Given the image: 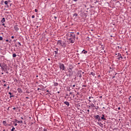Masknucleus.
Listing matches in <instances>:
<instances>
[{
    "instance_id": "nucleus-46",
    "label": "nucleus",
    "mask_w": 131,
    "mask_h": 131,
    "mask_svg": "<svg viewBox=\"0 0 131 131\" xmlns=\"http://www.w3.org/2000/svg\"><path fill=\"white\" fill-rule=\"evenodd\" d=\"M87 112L89 113L90 112V110H88Z\"/></svg>"
},
{
    "instance_id": "nucleus-28",
    "label": "nucleus",
    "mask_w": 131,
    "mask_h": 131,
    "mask_svg": "<svg viewBox=\"0 0 131 131\" xmlns=\"http://www.w3.org/2000/svg\"><path fill=\"white\" fill-rule=\"evenodd\" d=\"M12 128L11 129V131L15 130V128L13 126H12Z\"/></svg>"
},
{
    "instance_id": "nucleus-17",
    "label": "nucleus",
    "mask_w": 131,
    "mask_h": 131,
    "mask_svg": "<svg viewBox=\"0 0 131 131\" xmlns=\"http://www.w3.org/2000/svg\"><path fill=\"white\" fill-rule=\"evenodd\" d=\"M8 94H9V95H10L9 98H13V97H15V95H12V93H11V92H9Z\"/></svg>"
},
{
    "instance_id": "nucleus-30",
    "label": "nucleus",
    "mask_w": 131,
    "mask_h": 131,
    "mask_svg": "<svg viewBox=\"0 0 131 131\" xmlns=\"http://www.w3.org/2000/svg\"><path fill=\"white\" fill-rule=\"evenodd\" d=\"M72 86H73V88H75V84H74L73 86L72 85H70V88H72Z\"/></svg>"
},
{
    "instance_id": "nucleus-7",
    "label": "nucleus",
    "mask_w": 131,
    "mask_h": 131,
    "mask_svg": "<svg viewBox=\"0 0 131 131\" xmlns=\"http://www.w3.org/2000/svg\"><path fill=\"white\" fill-rule=\"evenodd\" d=\"M81 73H82V74H83V73H84L82 72V71H78V74H77L78 77H79L80 78H81V77H82Z\"/></svg>"
},
{
    "instance_id": "nucleus-23",
    "label": "nucleus",
    "mask_w": 131,
    "mask_h": 131,
    "mask_svg": "<svg viewBox=\"0 0 131 131\" xmlns=\"http://www.w3.org/2000/svg\"><path fill=\"white\" fill-rule=\"evenodd\" d=\"M55 55L58 54V48H56V50L54 51Z\"/></svg>"
},
{
    "instance_id": "nucleus-10",
    "label": "nucleus",
    "mask_w": 131,
    "mask_h": 131,
    "mask_svg": "<svg viewBox=\"0 0 131 131\" xmlns=\"http://www.w3.org/2000/svg\"><path fill=\"white\" fill-rule=\"evenodd\" d=\"M6 67H8V66H7V64L5 63L2 64V67L1 68V69H5Z\"/></svg>"
},
{
    "instance_id": "nucleus-39",
    "label": "nucleus",
    "mask_w": 131,
    "mask_h": 131,
    "mask_svg": "<svg viewBox=\"0 0 131 131\" xmlns=\"http://www.w3.org/2000/svg\"><path fill=\"white\" fill-rule=\"evenodd\" d=\"M2 26H4V27H6V26H5V24H4V23H3Z\"/></svg>"
},
{
    "instance_id": "nucleus-60",
    "label": "nucleus",
    "mask_w": 131,
    "mask_h": 131,
    "mask_svg": "<svg viewBox=\"0 0 131 131\" xmlns=\"http://www.w3.org/2000/svg\"><path fill=\"white\" fill-rule=\"evenodd\" d=\"M2 58H5V56H2Z\"/></svg>"
},
{
    "instance_id": "nucleus-18",
    "label": "nucleus",
    "mask_w": 131,
    "mask_h": 131,
    "mask_svg": "<svg viewBox=\"0 0 131 131\" xmlns=\"http://www.w3.org/2000/svg\"><path fill=\"white\" fill-rule=\"evenodd\" d=\"M101 119L102 120H106V118H105V115H102Z\"/></svg>"
},
{
    "instance_id": "nucleus-53",
    "label": "nucleus",
    "mask_w": 131,
    "mask_h": 131,
    "mask_svg": "<svg viewBox=\"0 0 131 131\" xmlns=\"http://www.w3.org/2000/svg\"><path fill=\"white\" fill-rule=\"evenodd\" d=\"M7 8H9V5H7Z\"/></svg>"
},
{
    "instance_id": "nucleus-64",
    "label": "nucleus",
    "mask_w": 131,
    "mask_h": 131,
    "mask_svg": "<svg viewBox=\"0 0 131 131\" xmlns=\"http://www.w3.org/2000/svg\"><path fill=\"white\" fill-rule=\"evenodd\" d=\"M15 47H17V45H15Z\"/></svg>"
},
{
    "instance_id": "nucleus-42",
    "label": "nucleus",
    "mask_w": 131,
    "mask_h": 131,
    "mask_svg": "<svg viewBox=\"0 0 131 131\" xmlns=\"http://www.w3.org/2000/svg\"><path fill=\"white\" fill-rule=\"evenodd\" d=\"M120 109H121V108H120V107H119L118 108V110H120Z\"/></svg>"
},
{
    "instance_id": "nucleus-59",
    "label": "nucleus",
    "mask_w": 131,
    "mask_h": 131,
    "mask_svg": "<svg viewBox=\"0 0 131 131\" xmlns=\"http://www.w3.org/2000/svg\"><path fill=\"white\" fill-rule=\"evenodd\" d=\"M129 101H130V98H128Z\"/></svg>"
},
{
    "instance_id": "nucleus-45",
    "label": "nucleus",
    "mask_w": 131,
    "mask_h": 131,
    "mask_svg": "<svg viewBox=\"0 0 131 131\" xmlns=\"http://www.w3.org/2000/svg\"><path fill=\"white\" fill-rule=\"evenodd\" d=\"M13 110H16V107H13Z\"/></svg>"
},
{
    "instance_id": "nucleus-19",
    "label": "nucleus",
    "mask_w": 131,
    "mask_h": 131,
    "mask_svg": "<svg viewBox=\"0 0 131 131\" xmlns=\"http://www.w3.org/2000/svg\"><path fill=\"white\" fill-rule=\"evenodd\" d=\"M3 123L5 126H7V125H8V124H7V121H3Z\"/></svg>"
},
{
    "instance_id": "nucleus-13",
    "label": "nucleus",
    "mask_w": 131,
    "mask_h": 131,
    "mask_svg": "<svg viewBox=\"0 0 131 131\" xmlns=\"http://www.w3.org/2000/svg\"><path fill=\"white\" fill-rule=\"evenodd\" d=\"M15 122L16 123H23V121L20 120V121H18L17 119H15Z\"/></svg>"
},
{
    "instance_id": "nucleus-58",
    "label": "nucleus",
    "mask_w": 131,
    "mask_h": 131,
    "mask_svg": "<svg viewBox=\"0 0 131 131\" xmlns=\"http://www.w3.org/2000/svg\"><path fill=\"white\" fill-rule=\"evenodd\" d=\"M26 99H29V97H26Z\"/></svg>"
},
{
    "instance_id": "nucleus-41",
    "label": "nucleus",
    "mask_w": 131,
    "mask_h": 131,
    "mask_svg": "<svg viewBox=\"0 0 131 131\" xmlns=\"http://www.w3.org/2000/svg\"><path fill=\"white\" fill-rule=\"evenodd\" d=\"M113 78H115V76H113V77H112V79H113Z\"/></svg>"
},
{
    "instance_id": "nucleus-1",
    "label": "nucleus",
    "mask_w": 131,
    "mask_h": 131,
    "mask_svg": "<svg viewBox=\"0 0 131 131\" xmlns=\"http://www.w3.org/2000/svg\"><path fill=\"white\" fill-rule=\"evenodd\" d=\"M70 38L68 39L69 41L71 43H74L75 42V34H73V35Z\"/></svg>"
},
{
    "instance_id": "nucleus-9",
    "label": "nucleus",
    "mask_w": 131,
    "mask_h": 131,
    "mask_svg": "<svg viewBox=\"0 0 131 131\" xmlns=\"http://www.w3.org/2000/svg\"><path fill=\"white\" fill-rule=\"evenodd\" d=\"M87 107L89 109H91V108H94L96 107V106L95 105V104H94V103H91L90 105H88Z\"/></svg>"
},
{
    "instance_id": "nucleus-35",
    "label": "nucleus",
    "mask_w": 131,
    "mask_h": 131,
    "mask_svg": "<svg viewBox=\"0 0 131 131\" xmlns=\"http://www.w3.org/2000/svg\"><path fill=\"white\" fill-rule=\"evenodd\" d=\"M0 40H3V37L0 36Z\"/></svg>"
},
{
    "instance_id": "nucleus-56",
    "label": "nucleus",
    "mask_w": 131,
    "mask_h": 131,
    "mask_svg": "<svg viewBox=\"0 0 131 131\" xmlns=\"http://www.w3.org/2000/svg\"><path fill=\"white\" fill-rule=\"evenodd\" d=\"M102 97V96H100L99 98H100V99H101Z\"/></svg>"
},
{
    "instance_id": "nucleus-5",
    "label": "nucleus",
    "mask_w": 131,
    "mask_h": 131,
    "mask_svg": "<svg viewBox=\"0 0 131 131\" xmlns=\"http://www.w3.org/2000/svg\"><path fill=\"white\" fill-rule=\"evenodd\" d=\"M72 69H73V67H72V66H70L69 69H68V70H69V73H70V74H73Z\"/></svg>"
},
{
    "instance_id": "nucleus-16",
    "label": "nucleus",
    "mask_w": 131,
    "mask_h": 131,
    "mask_svg": "<svg viewBox=\"0 0 131 131\" xmlns=\"http://www.w3.org/2000/svg\"><path fill=\"white\" fill-rule=\"evenodd\" d=\"M64 104H65V105H67V106H68V107H69V106H70V103H69V102H68V101H64Z\"/></svg>"
},
{
    "instance_id": "nucleus-52",
    "label": "nucleus",
    "mask_w": 131,
    "mask_h": 131,
    "mask_svg": "<svg viewBox=\"0 0 131 131\" xmlns=\"http://www.w3.org/2000/svg\"><path fill=\"white\" fill-rule=\"evenodd\" d=\"M9 12H6V14H9Z\"/></svg>"
},
{
    "instance_id": "nucleus-8",
    "label": "nucleus",
    "mask_w": 131,
    "mask_h": 131,
    "mask_svg": "<svg viewBox=\"0 0 131 131\" xmlns=\"http://www.w3.org/2000/svg\"><path fill=\"white\" fill-rule=\"evenodd\" d=\"M88 101H89V102H92V101H93V100H94V101H93V103H96V100H95V99H94V97H89Z\"/></svg>"
},
{
    "instance_id": "nucleus-48",
    "label": "nucleus",
    "mask_w": 131,
    "mask_h": 131,
    "mask_svg": "<svg viewBox=\"0 0 131 131\" xmlns=\"http://www.w3.org/2000/svg\"><path fill=\"white\" fill-rule=\"evenodd\" d=\"M4 86H7V84H4Z\"/></svg>"
},
{
    "instance_id": "nucleus-50",
    "label": "nucleus",
    "mask_w": 131,
    "mask_h": 131,
    "mask_svg": "<svg viewBox=\"0 0 131 131\" xmlns=\"http://www.w3.org/2000/svg\"><path fill=\"white\" fill-rule=\"evenodd\" d=\"M6 41L8 42V41H9V40L6 39Z\"/></svg>"
},
{
    "instance_id": "nucleus-3",
    "label": "nucleus",
    "mask_w": 131,
    "mask_h": 131,
    "mask_svg": "<svg viewBox=\"0 0 131 131\" xmlns=\"http://www.w3.org/2000/svg\"><path fill=\"white\" fill-rule=\"evenodd\" d=\"M57 45H58V46H60V47H62V48L66 47V43L64 42H62V41L60 40H58Z\"/></svg>"
},
{
    "instance_id": "nucleus-6",
    "label": "nucleus",
    "mask_w": 131,
    "mask_h": 131,
    "mask_svg": "<svg viewBox=\"0 0 131 131\" xmlns=\"http://www.w3.org/2000/svg\"><path fill=\"white\" fill-rule=\"evenodd\" d=\"M94 118L96 120H98V121H101L102 120L101 119V117H100V116H99V115H95L94 116Z\"/></svg>"
},
{
    "instance_id": "nucleus-12",
    "label": "nucleus",
    "mask_w": 131,
    "mask_h": 131,
    "mask_svg": "<svg viewBox=\"0 0 131 131\" xmlns=\"http://www.w3.org/2000/svg\"><path fill=\"white\" fill-rule=\"evenodd\" d=\"M17 91L19 93V94H22L23 93V90L20 88L17 89Z\"/></svg>"
},
{
    "instance_id": "nucleus-29",
    "label": "nucleus",
    "mask_w": 131,
    "mask_h": 131,
    "mask_svg": "<svg viewBox=\"0 0 131 131\" xmlns=\"http://www.w3.org/2000/svg\"><path fill=\"white\" fill-rule=\"evenodd\" d=\"M43 131H48V128L45 127V128H43Z\"/></svg>"
},
{
    "instance_id": "nucleus-55",
    "label": "nucleus",
    "mask_w": 131,
    "mask_h": 131,
    "mask_svg": "<svg viewBox=\"0 0 131 131\" xmlns=\"http://www.w3.org/2000/svg\"><path fill=\"white\" fill-rule=\"evenodd\" d=\"M98 124H102L101 123H98Z\"/></svg>"
},
{
    "instance_id": "nucleus-15",
    "label": "nucleus",
    "mask_w": 131,
    "mask_h": 131,
    "mask_svg": "<svg viewBox=\"0 0 131 131\" xmlns=\"http://www.w3.org/2000/svg\"><path fill=\"white\" fill-rule=\"evenodd\" d=\"M110 69H111V71H113V70L115 69L114 68V64H113L111 67H110Z\"/></svg>"
},
{
    "instance_id": "nucleus-63",
    "label": "nucleus",
    "mask_w": 131,
    "mask_h": 131,
    "mask_svg": "<svg viewBox=\"0 0 131 131\" xmlns=\"http://www.w3.org/2000/svg\"><path fill=\"white\" fill-rule=\"evenodd\" d=\"M39 90V88H38V91Z\"/></svg>"
},
{
    "instance_id": "nucleus-14",
    "label": "nucleus",
    "mask_w": 131,
    "mask_h": 131,
    "mask_svg": "<svg viewBox=\"0 0 131 131\" xmlns=\"http://www.w3.org/2000/svg\"><path fill=\"white\" fill-rule=\"evenodd\" d=\"M14 30L16 31H18V30H19V28L18 27V25H15L14 26Z\"/></svg>"
},
{
    "instance_id": "nucleus-44",
    "label": "nucleus",
    "mask_w": 131,
    "mask_h": 131,
    "mask_svg": "<svg viewBox=\"0 0 131 131\" xmlns=\"http://www.w3.org/2000/svg\"><path fill=\"white\" fill-rule=\"evenodd\" d=\"M3 82H7L5 80H3Z\"/></svg>"
},
{
    "instance_id": "nucleus-22",
    "label": "nucleus",
    "mask_w": 131,
    "mask_h": 131,
    "mask_svg": "<svg viewBox=\"0 0 131 131\" xmlns=\"http://www.w3.org/2000/svg\"><path fill=\"white\" fill-rule=\"evenodd\" d=\"M12 57L13 58H16V57H17V55H16V53L13 54Z\"/></svg>"
},
{
    "instance_id": "nucleus-2",
    "label": "nucleus",
    "mask_w": 131,
    "mask_h": 131,
    "mask_svg": "<svg viewBox=\"0 0 131 131\" xmlns=\"http://www.w3.org/2000/svg\"><path fill=\"white\" fill-rule=\"evenodd\" d=\"M115 57L118 60H122L123 59V57H122V56H121V54L119 53H116L115 55Z\"/></svg>"
},
{
    "instance_id": "nucleus-25",
    "label": "nucleus",
    "mask_w": 131,
    "mask_h": 131,
    "mask_svg": "<svg viewBox=\"0 0 131 131\" xmlns=\"http://www.w3.org/2000/svg\"><path fill=\"white\" fill-rule=\"evenodd\" d=\"M58 83L57 82H55L54 83V86H58Z\"/></svg>"
},
{
    "instance_id": "nucleus-62",
    "label": "nucleus",
    "mask_w": 131,
    "mask_h": 131,
    "mask_svg": "<svg viewBox=\"0 0 131 131\" xmlns=\"http://www.w3.org/2000/svg\"><path fill=\"white\" fill-rule=\"evenodd\" d=\"M116 74H117V73H116L115 75H116Z\"/></svg>"
},
{
    "instance_id": "nucleus-54",
    "label": "nucleus",
    "mask_w": 131,
    "mask_h": 131,
    "mask_svg": "<svg viewBox=\"0 0 131 131\" xmlns=\"http://www.w3.org/2000/svg\"><path fill=\"white\" fill-rule=\"evenodd\" d=\"M57 94H60V92H57Z\"/></svg>"
},
{
    "instance_id": "nucleus-21",
    "label": "nucleus",
    "mask_w": 131,
    "mask_h": 131,
    "mask_svg": "<svg viewBox=\"0 0 131 131\" xmlns=\"http://www.w3.org/2000/svg\"><path fill=\"white\" fill-rule=\"evenodd\" d=\"M82 53L83 54H88V51H85V50H83V51H82Z\"/></svg>"
},
{
    "instance_id": "nucleus-32",
    "label": "nucleus",
    "mask_w": 131,
    "mask_h": 131,
    "mask_svg": "<svg viewBox=\"0 0 131 131\" xmlns=\"http://www.w3.org/2000/svg\"><path fill=\"white\" fill-rule=\"evenodd\" d=\"M95 107V109H96V110H98V109H99V106H95V107Z\"/></svg>"
},
{
    "instance_id": "nucleus-49",
    "label": "nucleus",
    "mask_w": 131,
    "mask_h": 131,
    "mask_svg": "<svg viewBox=\"0 0 131 131\" xmlns=\"http://www.w3.org/2000/svg\"><path fill=\"white\" fill-rule=\"evenodd\" d=\"M74 2H77L78 0H73Z\"/></svg>"
},
{
    "instance_id": "nucleus-40",
    "label": "nucleus",
    "mask_w": 131,
    "mask_h": 131,
    "mask_svg": "<svg viewBox=\"0 0 131 131\" xmlns=\"http://www.w3.org/2000/svg\"><path fill=\"white\" fill-rule=\"evenodd\" d=\"M5 72H6V73H7V74H9V72H8V71H5Z\"/></svg>"
},
{
    "instance_id": "nucleus-36",
    "label": "nucleus",
    "mask_w": 131,
    "mask_h": 131,
    "mask_svg": "<svg viewBox=\"0 0 131 131\" xmlns=\"http://www.w3.org/2000/svg\"><path fill=\"white\" fill-rule=\"evenodd\" d=\"M32 18L33 19V18H35V15H32Z\"/></svg>"
},
{
    "instance_id": "nucleus-20",
    "label": "nucleus",
    "mask_w": 131,
    "mask_h": 131,
    "mask_svg": "<svg viewBox=\"0 0 131 131\" xmlns=\"http://www.w3.org/2000/svg\"><path fill=\"white\" fill-rule=\"evenodd\" d=\"M2 23H5V22H6V19L5 18V17H3L1 20Z\"/></svg>"
},
{
    "instance_id": "nucleus-37",
    "label": "nucleus",
    "mask_w": 131,
    "mask_h": 131,
    "mask_svg": "<svg viewBox=\"0 0 131 131\" xmlns=\"http://www.w3.org/2000/svg\"><path fill=\"white\" fill-rule=\"evenodd\" d=\"M2 67H3V64L0 63V67H1V68H2Z\"/></svg>"
},
{
    "instance_id": "nucleus-61",
    "label": "nucleus",
    "mask_w": 131,
    "mask_h": 131,
    "mask_svg": "<svg viewBox=\"0 0 131 131\" xmlns=\"http://www.w3.org/2000/svg\"><path fill=\"white\" fill-rule=\"evenodd\" d=\"M130 98H131V96H129V98L130 99Z\"/></svg>"
},
{
    "instance_id": "nucleus-24",
    "label": "nucleus",
    "mask_w": 131,
    "mask_h": 131,
    "mask_svg": "<svg viewBox=\"0 0 131 131\" xmlns=\"http://www.w3.org/2000/svg\"><path fill=\"white\" fill-rule=\"evenodd\" d=\"M8 67L5 68V69H3L2 70H4V71L6 72L8 71Z\"/></svg>"
},
{
    "instance_id": "nucleus-38",
    "label": "nucleus",
    "mask_w": 131,
    "mask_h": 131,
    "mask_svg": "<svg viewBox=\"0 0 131 131\" xmlns=\"http://www.w3.org/2000/svg\"><path fill=\"white\" fill-rule=\"evenodd\" d=\"M17 124L16 123H14V126H17Z\"/></svg>"
},
{
    "instance_id": "nucleus-26",
    "label": "nucleus",
    "mask_w": 131,
    "mask_h": 131,
    "mask_svg": "<svg viewBox=\"0 0 131 131\" xmlns=\"http://www.w3.org/2000/svg\"><path fill=\"white\" fill-rule=\"evenodd\" d=\"M73 16L74 17H77L78 16V14H77V13H74Z\"/></svg>"
},
{
    "instance_id": "nucleus-43",
    "label": "nucleus",
    "mask_w": 131,
    "mask_h": 131,
    "mask_svg": "<svg viewBox=\"0 0 131 131\" xmlns=\"http://www.w3.org/2000/svg\"><path fill=\"white\" fill-rule=\"evenodd\" d=\"M70 33H71V34H74V32H70Z\"/></svg>"
},
{
    "instance_id": "nucleus-33",
    "label": "nucleus",
    "mask_w": 131,
    "mask_h": 131,
    "mask_svg": "<svg viewBox=\"0 0 131 131\" xmlns=\"http://www.w3.org/2000/svg\"><path fill=\"white\" fill-rule=\"evenodd\" d=\"M17 43L19 45V47H21V43L20 42H18Z\"/></svg>"
},
{
    "instance_id": "nucleus-11",
    "label": "nucleus",
    "mask_w": 131,
    "mask_h": 131,
    "mask_svg": "<svg viewBox=\"0 0 131 131\" xmlns=\"http://www.w3.org/2000/svg\"><path fill=\"white\" fill-rule=\"evenodd\" d=\"M72 35H73V34H71L70 32H68L66 34V36H68V37H71Z\"/></svg>"
},
{
    "instance_id": "nucleus-4",
    "label": "nucleus",
    "mask_w": 131,
    "mask_h": 131,
    "mask_svg": "<svg viewBox=\"0 0 131 131\" xmlns=\"http://www.w3.org/2000/svg\"><path fill=\"white\" fill-rule=\"evenodd\" d=\"M59 68L60 70L64 71V70H65V66L62 63H59Z\"/></svg>"
},
{
    "instance_id": "nucleus-57",
    "label": "nucleus",
    "mask_w": 131,
    "mask_h": 131,
    "mask_svg": "<svg viewBox=\"0 0 131 131\" xmlns=\"http://www.w3.org/2000/svg\"><path fill=\"white\" fill-rule=\"evenodd\" d=\"M47 93H49V90H47Z\"/></svg>"
},
{
    "instance_id": "nucleus-27",
    "label": "nucleus",
    "mask_w": 131,
    "mask_h": 131,
    "mask_svg": "<svg viewBox=\"0 0 131 131\" xmlns=\"http://www.w3.org/2000/svg\"><path fill=\"white\" fill-rule=\"evenodd\" d=\"M91 75H93V76H95L96 75V74L94 73V72H91Z\"/></svg>"
},
{
    "instance_id": "nucleus-47",
    "label": "nucleus",
    "mask_w": 131,
    "mask_h": 131,
    "mask_svg": "<svg viewBox=\"0 0 131 131\" xmlns=\"http://www.w3.org/2000/svg\"><path fill=\"white\" fill-rule=\"evenodd\" d=\"M14 36H11V38L12 39L14 38Z\"/></svg>"
},
{
    "instance_id": "nucleus-31",
    "label": "nucleus",
    "mask_w": 131,
    "mask_h": 131,
    "mask_svg": "<svg viewBox=\"0 0 131 131\" xmlns=\"http://www.w3.org/2000/svg\"><path fill=\"white\" fill-rule=\"evenodd\" d=\"M5 5H8V1L5 2Z\"/></svg>"
},
{
    "instance_id": "nucleus-51",
    "label": "nucleus",
    "mask_w": 131,
    "mask_h": 131,
    "mask_svg": "<svg viewBox=\"0 0 131 131\" xmlns=\"http://www.w3.org/2000/svg\"><path fill=\"white\" fill-rule=\"evenodd\" d=\"M77 34L78 35H79V32H77Z\"/></svg>"
},
{
    "instance_id": "nucleus-34",
    "label": "nucleus",
    "mask_w": 131,
    "mask_h": 131,
    "mask_svg": "<svg viewBox=\"0 0 131 131\" xmlns=\"http://www.w3.org/2000/svg\"><path fill=\"white\" fill-rule=\"evenodd\" d=\"M35 12L36 13H37V12H38V10L37 9H35Z\"/></svg>"
}]
</instances>
